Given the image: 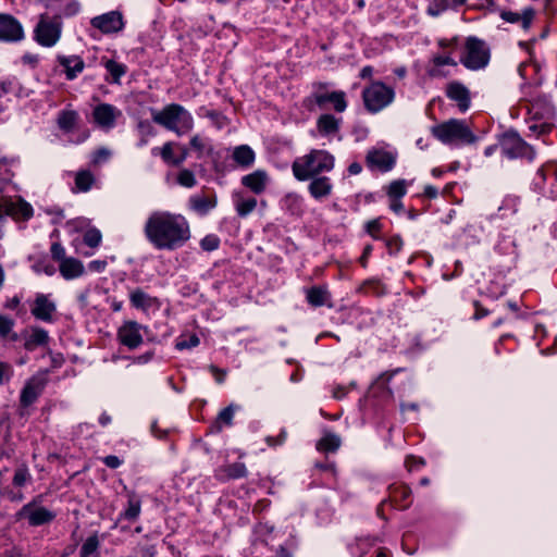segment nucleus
<instances>
[{
    "label": "nucleus",
    "mask_w": 557,
    "mask_h": 557,
    "mask_svg": "<svg viewBox=\"0 0 557 557\" xmlns=\"http://www.w3.org/2000/svg\"><path fill=\"white\" fill-rule=\"evenodd\" d=\"M144 232L154 248L164 250L178 249L190 238L187 219L170 211L152 212L145 223Z\"/></svg>",
    "instance_id": "f257e3e1"
},
{
    "label": "nucleus",
    "mask_w": 557,
    "mask_h": 557,
    "mask_svg": "<svg viewBox=\"0 0 557 557\" xmlns=\"http://www.w3.org/2000/svg\"><path fill=\"white\" fill-rule=\"evenodd\" d=\"M335 165V158L326 150L312 149L307 154L297 158L292 164V171L297 181L305 182L323 176Z\"/></svg>",
    "instance_id": "f03ea898"
},
{
    "label": "nucleus",
    "mask_w": 557,
    "mask_h": 557,
    "mask_svg": "<svg viewBox=\"0 0 557 557\" xmlns=\"http://www.w3.org/2000/svg\"><path fill=\"white\" fill-rule=\"evenodd\" d=\"M302 104L309 111L315 108L327 111L333 109L336 113H343L348 107L346 92L343 90H331L330 84L314 82L311 85L310 94L304 98Z\"/></svg>",
    "instance_id": "7ed1b4c3"
},
{
    "label": "nucleus",
    "mask_w": 557,
    "mask_h": 557,
    "mask_svg": "<svg viewBox=\"0 0 557 557\" xmlns=\"http://www.w3.org/2000/svg\"><path fill=\"white\" fill-rule=\"evenodd\" d=\"M432 135L449 146L469 145L475 141V135L463 120L450 119L431 127Z\"/></svg>",
    "instance_id": "20e7f679"
},
{
    "label": "nucleus",
    "mask_w": 557,
    "mask_h": 557,
    "mask_svg": "<svg viewBox=\"0 0 557 557\" xmlns=\"http://www.w3.org/2000/svg\"><path fill=\"white\" fill-rule=\"evenodd\" d=\"M153 122L174 132L177 136L189 133L194 127L193 115L181 104L171 103L152 115Z\"/></svg>",
    "instance_id": "39448f33"
},
{
    "label": "nucleus",
    "mask_w": 557,
    "mask_h": 557,
    "mask_svg": "<svg viewBox=\"0 0 557 557\" xmlns=\"http://www.w3.org/2000/svg\"><path fill=\"white\" fill-rule=\"evenodd\" d=\"M498 145L502 154L509 160L520 159L527 162H533L536 157L535 148L528 144L513 128L500 135Z\"/></svg>",
    "instance_id": "423d86ee"
},
{
    "label": "nucleus",
    "mask_w": 557,
    "mask_h": 557,
    "mask_svg": "<svg viewBox=\"0 0 557 557\" xmlns=\"http://www.w3.org/2000/svg\"><path fill=\"white\" fill-rule=\"evenodd\" d=\"M491 59V51L486 42L478 37L470 36L466 38L463 50L459 62L470 71H480L485 69Z\"/></svg>",
    "instance_id": "0eeeda50"
},
{
    "label": "nucleus",
    "mask_w": 557,
    "mask_h": 557,
    "mask_svg": "<svg viewBox=\"0 0 557 557\" xmlns=\"http://www.w3.org/2000/svg\"><path fill=\"white\" fill-rule=\"evenodd\" d=\"M362 101L369 113L375 114L387 108L395 99L394 88L382 82H372L362 90Z\"/></svg>",
    "instance_id": "6e6552de"
},
{
    "label": "nucleus",
    "mask_w": 557,
    "mask_h": 557,
    "mask_svg": "<svg viewBox=\"0 0 557 557\" xmlns=\"http://www.w3.org/2000/svg\"><path fill=\"white\" fill-rule=\"evenodd\" d=\"M72 231L82 234V243L87 246L86 250L81 248V243L75 244V250L83 257H91L102 243L101 232L90 224V221L83 218L72 220Z\"/></svg>",
    "instance_id": "1a4fd4ad"
},
{
    "label": "nucleus",
    "mask_w": 557,
    "mask_h": 557,
    "mask_svg": "<svg viewBox=\"0 0 557 557\" xmlns=\"http://www.w3.org/2000/svg\"><path fill=\"white\" fill-rule=\"evenodd\" d=\"M35 40L44 47H52L57 44L61 35L60 18L49 17L46 14L40 15V20L34 30Z\"/></svg>",
    "instance_id": "9d476101"
},
{
    "label": "nucleus",
    "mask_w": 557,
    "mask_h": 557,
    "mask_svg": "<svg viewBox=\"0 0 557 557\" xmlns=\"http://www.w3.org/2000/svg\"><path fill=\"white\" fill-rule=\"evenodd\" d=\"M122 116L123 113L117 107L107 102L96 104L91 112L94 124L103 132L113 129Z\"/></svg>",
    "instance_id": "9b49d317"
},
{
    "label": "nucleus",
    "mask_w": 557,
    "mask_h": 557,
    "mask_svg": "<svg viewBox=\"0 0 557 557\" xmlns=\"http://www.w3.org/2000/svg\"><path fill=\"white\" fill-rule=\"evenodd\" d=\"M397 161V153L382 148H371L366 156V164L371 171L386 173L392 171Z\"/></svg>",
    "instance_id": "f8f14e48"
},
{
    "label": "nucleus",
    "mask_w": 557,
    "mask_h": 557,
    "mask_svg": "<svg viewBox=\"0 0 557 557\" xmlns=\"http://www.w3.org/2000/svg\"><path fill=\"white\" fill-rule=\"evenodd\" d=\"M90 24L104 35L121 33L125 27V20L120 11H110L91 18Z\"/></svg>",
    "instance_id": "ddd939ff"
},
{
    "label": "nucleus",
    "mask_w": 557,
    "mask_h": 557,
    "mask_svg": "<svg viewBox=\"0 0 557 557\" xmlns=\"http://www.w3.org/2000/svg\"><path fill=\"white\" fill-rule=\"evenodd\" d=\"M17 517L27 520L33 527H38L52 521L55 515L41 505L29 503L22 507Z\"/></svg>",
    "instance_id": "4468645a"
},
{
    "label": "nucleus",
    "mask_w": 557,
    "mask_h": 557,
    "mask_svg": "<svg viewBox=\"0 0 557 557\" xmlns=\"http://www.w3.org/2000/svg\"><path fill=\"white\" fill-rule=\"evenodd\" d=\"M218 205V197L213 190H202L188 198L187 207L200 216L207 215Z\"/></svg>",
    "instance_id": "2eb2a0df"
},
{
    "label": "nucleus",
    "mask_w": 557,
    "mask_h": 557,
    "mask_svg": "<svg viewBox=\"0 0 557 557\" xmlns=\"http://www.w3.org/2000/svg\"><path fill=\"white\" fill-rule=\"evenodd\" d=\"M143 325L136 321H126L117 330V338L128 349H136L143 343Z\"/></svg>",
    "instance_id": "dca6fc26"
},
{
    "label": "nucleus",
    "mask_w": 557,
    "mask_h": 557,
    "mask_svg": "<svg viewBox=\"0 0 557 557\" xmlns=\"http://www.w3.org/2000/svg\"><path fill=\"white\" fill-rule=\"evenodd\" d=\"M24 38L21 23L9 14H0V41L15 42Z\"/></svg>",
    "instance_id": "f3484780"
},
{
    "label": "nucleus",
    "mask_w": 557,
    "mask_h": 557,
    "mask_svg": "<svg viewBox=\"0 0 557 557\" xmlns=\"http://www.w3.org/2000/svg\"><path fill=\"white\" fill-rule=\"evenodd\" d=\"M131 306L143 312L157 311L161 308L158 297L151 296L141 288H135L129 293Z\"/></svg>",
    "instance_id": "a211bd4d"
},
{
    "label": "nucleus",
    "mask_w": 557,
    "mask_h": 557,
    "mask_svg": "<svg viewBox=\"0 0 557 557\" xmlns=\"http://www.w3.org/2000/svg\"><path fill=\"white\" fill-rule=\"evenodd\" d=\"M47 383L46 373L40 372L30 377L21 394V403L24 406L32 405L42 393Z\"/></svg>",
    "instance_id": "6ab92c4d"
},
{
    "label": "nucleus",
    "mask_w": 557,
    "mask_h": 557,
    "mask_svg": "<svg viewBox=\"0 0 557 557\" xmlns=\"http://www.w3.org/2000/svg\"><path fill=\"white\" fill-rule=\"evenodd\" d=\"M499 16L507 23L518 24L523 30H529L536 16V12L532 7H527L521 12L502 10Z\"/></svg>",
    "instance_id": "aec40b11"
},
{
    "label": "nucleus",
    "mask_w": 557,
    "mask_h": 557,
    "mask_svg": "<svg viewBox=\"0 0 557 557\" xmlns=\"http://www.w3.org/2000/svg\"><path fill=\"white\" fill-rule=\"evenodd\" d=\"M395 508L405 510L410 507L411 488L406 484H392L388 487V499Z\"/></svg>",
    "instance_id": "412c9836"
},
{
    "label": "nucleus",
    "mask_w": 557,
    "mask_h": 557,
    "mask_svg": "<svg viewBox=\"0 0 557 557\" xmlns=\"http://www.w3.org/2000/svg\"><path fill=\"white\" fill-rule=\"evenodd\" d=\"M530 117L528 120V128L530 134L535 137H541L544 135H548L554 129V124L549 121H543V115L535 110V104L533 103L529 109Z\"/></svg>",
    "instance_id": "4be33fe9"
},
{
    "label": "nucleus",
    "mask_w": 557,
    "mask_h": 557,
    "mask_svg": "<svg viewBox=\"0 0 557 557\" xmlns=\"http://www.w3.org/2000/svg\"><path fill=\"white\" fill-rule=\"evenodd\" d=\"M446 96L455 101L461 112H465L470 107V91L460 82H451L446 87Z\"/></svg>",
    "instance_id": "5701e85b"
},
{
    "label": "nucleus",
    "mask_w": 557,
    "mask_h": 557,
    "mask_svg": "<svg viewBox=\"0 0 557 557\" xmlns=\"http://www.w3.org/2000/svg\"><path fill=\"white\" fill-rule=\"evenodd\" d=\"M270 182V177L264 170H256L252 173L242 177V185L256 195L262 194Z\"/></svg>",
    "instance_id": "b1692460"
},
{
    "label": "nucleus",
    "mask_w": 557,
    "mask_h": 557,
    "mask_svg": "<svg viewBox=\"0 0 557 557\" xmlns=\"http://www.w3.org/2000/svg\"><path fill=\"white\" fill-rule=\"evenodd\" d=\"M342 123V117H336L331 113H323L317 120V129L323 137H334L338 134Z\"/></svg>",
    "instance_id": "393cba45"
},
{
    "label": "nucleus",
    "mask_w": 557,
    "mask_h": 557,
    "mask_svg": "<svg viewBox=\"0 0 557 557\" xmlns=\"http://www.w3.org/2000/svg\"><path fill=\"white\" fill-rule=\"evenodd\" d=\"M398 370L383 372L371 385L370 393L373 397L382 399H389L393 397V392L388 383Z\"/></svg>",
    "instance_id": "a878e982"
},
{
    "label": "nucleus",
    "mask_w": 557,
    "mask_h": 557,
    "mask_svg": "<svg viewBox=\"0 0 557 557\" xmlns=\"http://www.w3.org/2000/svg\"><path fill=\"white\" fill-rule=\"evenodd\" d=\"M306 299L312 307H332V296L325 285H315L306 289Z\"/></svg>",
    "instance_id": "bb28decb"
},
{
    "label": "nucleus",
    "mask_w": 557,
    "mask_h": 557,
    "mask_svg": "<svg viewBox=\"0 0 557 557\" xmlns=\"http://www.w3.org/2000/svg\"><path fill=\"white\" fill-rule=\"evenodd\" d=\"M240 409V406L231 404L224 409H222L216 416L215 420L209 426L210 433H220L224 428H230L233 425V419L235 412Z\"/></svg>",
    "instance_id": "cd10ccee"
},
{
    "label": "nucleus",
    "mask_w": 557,
    "mask_h": 557,
    "mask_svg": "<svg viewBox=\"0 0 557 557\" xmlns=\"http://www.w3.org/2000/svg\"><path fill=\"white\" fill-rule=\"evenodd\" d=\"M310 180L311 182L308 185V191L315 200H322L332 194L333 184L330 177L318 176Z\"/></svg>",
    "instance_id": "c85d7f7f"
},
{
    "label": "nucleus",
    "mask_w": 557,
    "mask_h": 557,
    "mask_svg": "<svg viewBox=\"0 0 557 557\" xmlns=\"http://www.w3.org/2000/svg\"><path fill=\"white\" fill-rule=\"evenodd\" d=\"M457 61L450 55L449 52H445L443 54H434L430 61L428 74L431 77H445L447 73L443 70V66H457Z\"/></svg>",
    "instance_id": "c756f323"
},
{
    "label": "nucleus",
    "mask_w": 557,
    "mask_h": 557,
    "mask_svg": "<svg viewBox=\"0 0 557 557\" xmlns=\"http://www.w3.org/2000/svg\"><path fill=\"white\" fill-rule=\"evenodd\" d=\"M281 209L289 215L300 218L305 212L304 198L296 193H288L285 195L281 202Z\"/></svg>",
    "instance_id": "7c9ffc66"
},
{
    "label": "nucleus",
    "mask_w": 557,
    "mask_h": 557,
    "mask_svg": "<svg viewBox=\"0 0 557 557\" xmlns=\"http://www.w3.org/2000/svg\"><path fill=\"white\" fill-rule=\"evenodd\" d=\"M54 310V304L45 295H38L30 308L32 314L42 321H50Z\"/></svg>",
    "instance_id": "2f4dec72"
},
{
    "label": "nucleus",
    "mask_w": 557,
    "mask_h": 557,
    "mask_svg": "<svg viewBox=\"0 0 557 557\" xmlns=\"http://www.w3.org/2000/svg\"><path fill=\"white\" fill-rule=\"evenodd\" d=\"M248 470L243 462H234L231 465L223 466L216 470L215 476L220 481L236 480L246 478Z\"/></svg>",
    "instance_id": "473e14b6"
},
{
    "label": "nucleus",
    "mask_w": 557,
    "mask_h": 557,
    "mask_svg": "<svg viewBox=\"0 0 557 557\" xmlns=\"http://www.w3.org/2000/svg\"><path fill=\"white\" fill-rule=\"evenodd\" d=\"M468 0H432L426 8L430 16L437 17L447 10H457L465 5Z\"/></svg>",
    "instance_id": "72a5a7b5"
},
{
    "label": "nucleus",
    "mask_w": 557,
    "mask_h": 557,
    "mask_svg": "<svg viewBox=\"0 0 557 557\" xmlns=\"http://www.w3.org/2000/svg\"><path fill=\"white\" fill-rule=\"evenodd\" d=\"M24 347L34 350L48 342V333L40 327H32L24 333Z\"/></svg>",
    "instance_id": "f704fd0d"
},
{
    "label": "nucleus",
    "mask_w": 557,
    "mask_h": 557,
    "mask_svg": "<svg viewBox=\"0 0 557 557\" xmlns=\"http://www.w3.org/2000/svg\"><path fill=\"white\" fill-rule=\"evenodd\" d=\"M536 40H537L536 38H531L530 40L518 42V46L529 54V60L520 63V65L518 66V73L522 78H527V75H528L527 70L529 66L532 65V66H534L535 71L539 70V65L533 60V58H534L533 47H534Z\"/></svg>",
    "instance_id": "c9c22d12"
},
{
    "label": "nucleus",
    "mask_w": 557,
    "mask_h": 557,
    "mask_svg": "<svg viewBox=\"0 0 557 557\" xmlns=\"http://www.w3.org/2000/svg\"><path fill=\"white\" fill-rule=\"evenodd\" d=\"M256 159L255 151L248 145H240L234 148L233 160L239 166L247 169L250 168Z\"/></svg>",
    "instance_id": "e433bc0d"
},
{
    "label": "nucleus",
    "mask_w": 557,
    "mask_h": 557,
    "mask_svg": "<svg viewBox=\"0 0 557 557\" xmlns=\"http://www.w3.org/2000/svg\"><path fill=\"white\" fill-rule=\"evenodd\" d=\"M51 257L59 263V269L64 278H70V261L66 259V251L59 243H52L50 248Z\"/></svg>",
    "instance_id": "4c0bfd02"
},
{
    "label": "nucleus",
    "mask_w": 557,
    "mask_h": 557,
    "mask_svg": "<svg viewBox=\"0 0 557 557\" xmlns=\"http://www.w3.org/2000/svg\"><path fill=\"white\" fill-rule=\"evenodd\" d=\"M104 69L110 77H107V82L111 84H120L121 78L126 74L127 66L123 63L116 62L114 60H107L104 62Z\"/></svg>",
    "instance_id": "58836bf2"
},
{
    "label": "nucleus",
    "mask_w": 557,
    "mask_h": 557,
    "mask_svg": "<svg viewBox=\"0 0 557 557\" xmlns=\"http://www.w3.org/2000/svg\"><path fill=\"white\" fill-rule=\"evenodd\" d=\"M235 210L240 218L249 215L257 207V199L251 196L238 195L234 201Z\"/></svg>",
    "instance_id": "ea45409f"
},
{
    "label": "nucleus",
    "mask_w": 557,
    "mask_h": 557,
    "mask_svg": "<svg viewBox=\"0 0 557 557\" xmlns=\"http://www.w3.org/2000/svg\"><path fill=\"white\" fill-rule=\"evenodd\" d=\"M341 437L334 433H325L317 443V449L322 453H334L341 446Z\"/></svg>",
    "instance_id": "a19ab883"
},
{
    "label": "nucleus",
    "mask_w": 557,
    "mask_h": 557,
    "mask_svg": "<svg viewBox=\"0 0 557 557\" xmlns=\"http://www.w3.org/2000/svg\"><path fill=\"white\" fill-rule=\"evenodd\" d=\"M95 175L89 170H81L75 175V187L78 191L86 193L95 184Z\"/></svg>",
    "instance_id": "79ce46f5"
},
{
    "label": "nucleus",
    "mask_w": 557,
    "mask_h": 557,
    "mask_svg": "<svg viewBox=\"0 0 557 557\" xmlns=\"http://www.w3.org/2000/svg\"><path fill=\"white\" fill-rule=\"evenodd\" d=\"M190 147L197 151V157L201 158L203 154L210 156L213 152V146L208 138L201 137L200 135H194L190 138Z\"/></svg>",
    "instance_id": "37998d69"
},
{
    "label": "nucleus",
    "mask_w": 557,
    "mask_h": 557,
    "mask_svg": "<svg viewBox=\"0 0 557 557\" xmlns=\"http://www.w3.org/2000/svg\"><path fill=\"white\" fill-rule=\"evenodd\" d=\"M8 94H14L17 97L26 95L18 81L14 77L0 82V97Z\"/></svg>",
    "instance_id": "c03bdc74"
},
{
    "label": "nucleus",
    "mask_w": 557,
    "mask_h": 557,
    "mask_svg": "<svg viewBox=\"0 0 557 557\" xmlns=\"http://www.w3.org/2000/svg\"><path fill=\"white\" fill-rule=\"evenodd\" d=\"M360 293L382 296L385 294L384 285L376 278L366 280L358 289Z\"/></svg>",
    "instance_id": "a18cd8bd"
},
{
    "label": "nucleus",
    "mask_w": 557,
    "mask_h": 557,
    "mask_svg": "<svg viewBox=\"0 0 557 557\" xmlns=\"http://www.w3.org/2000/svg\"><path fill=\"white\" fill-rule=\"evenodd\" d=\"M14 321L11 318L0 314V337L16 341L17 335L13 332Z\"/></svg>",
    "instance_id": "49530a36"
},
{
    "label": "nucleus",
    "mask_w": 557,
    "mask_h": 557,
    "mask_svg": "<svg viewBox=\"0 0 557 557\" xmlns=\"http://www.w3.org/2000/svg\"><path fill=\"white\" fill-rule=\"evenodd\" d=\"M176 182L180 186L185 188H193L197 185L196 176L189 169L180 170L176 176Z\"/></svg>",
    "instance_id": "de8ad7c7"
},
{
    "label": "nucleus",
    "mask_w": 557,
    "mask_h": 557,
    "mask_svg": "<svg viewBox=\"0 0 557 557\" xmlns=\"http://www.w3.org/2000/svg\"><path fill=\"white\" fill-rule=\"evenodd\" d=\"M407 193V183L405 180L393 181L387 187L388 198L401 199Z\"/></svg>",
    "instance_id": "09e8293b"
},
{
    "label": "nucleus",
    "mask_w": 557,
    "mask_h": 557,
    "mask_svg": "<svg viewBox=\"0 0 557 557\" xmlns=\"http://www.w3.org/2000/svg\"><path fill=\"white\" fill-rule=\"evenodd\" d=\"M140 500L137 497H129L127 502V507L123 512V517L126 520L134 521L138 518L140 513Z\"/></svg>",
    "instance_id": "8fccbe9b"
},
{
    "label": "nucleus",
    "mask_w": 557,
    "mask_h": 557,
    "mask_svg": "<svg viewBox=\"0 0 557 557\" xmlns=\"http://www.w3.org/2000/svg\"><path fill=\"white\" fill-rule=\"evenodd\" d=\"M98 546L99 541L97 536L88 537L81 548V557H99L97 553Z\"/></svg>",
    "instance_id": "3c124183"
},
{
    "label": "nucleus",
    "mask_w": 557,
    "mask_h": 557,
    "mask_svg": "<svg viewBox=\"0 0 557 557\" xmlns=\"http://www.w3.org/2000/svg\"><path fill=\"white\" fill-rule=\"evenodd\" d=\"M366 232L375 240L381 239L383 224L380 218L370 220L364 225Z\"/></svg>",
    "instance_id": "603ef678"
},
{
    "label": "nucleus",
    "mask_w": 557,
    "mask_h": 557,
    "mask_svg": "<svg viewBox=\"0 0 557 557\" xmlns=\"http://www.w3.org/2000/svg\"><path fill=\"white\" fill-rule=\"evenodd\" d=\"M385 245L388 255L396 256L403 249L404 240L399 235H393L385 239Z\"/></svg>",
    "instance_id": "864d4df0"
},
{
    "label": "nucleus",
    "mask_w": 557,
    "mask_h": 557,
    "mask_svg": "<svg viewBox=\"0 0 557 557\" xmlns=\"http://www.w3.org/2000/svg\"><path fill=\"white\" fill-rule=\"evenodd\" d=\"M111 154L112 152L110 149L100 147L92 152L91 163L96 166L106 163L111 158Z\"/></svg>",
    "instance_id": "5fc2aeb1"
},
{
    "label": "nucleus",
    "mask_w": 557,
    "mask_h": 557,
    "mask_svg": "<svg viewBox=\"0 0 557 557\" xmlns=\"http://www.w3.org/2000/svg\"><path fill=\"white\" fill-rule=\"evenodd\" d=\"M177 146H178V144L168 141L160 149V156L166 164L174 165V161H175L176 157L173 154V149H174V147H177Z\"/></svg>",
    "instance_id": "6e6d98bb"
},
{
    "label": "nucleus",
    "mask_w": 557,
    "mask_h": 557,
    "mask_svg": "<svg viewBox=\"0 0 557 557\" xmlns=\"http://www.w3.org/2000/svg\"><path fill=\"white\" fill-rule=\"evenodd\" d=\"M200 247L205 251H214L220 247V238L215 234H208L200 240Z\"/></svg>",
    "instance_id": "4d7b16f0"
},
{
    "label": "nucleus",
    "mask_w": 557,
    "mask_h": 557,
    "mask_svg": "<svg viewBox=\"0 0 557 557\" xmlns=\"http://www.w3.org/2000/svg\"><path fill=\"white\" fill-rule=\"evenodd\" d=\"M200 341L197 335L193 334L187 338L180 337L176 341L175 348L178 350L189 349L197 347Z\"/></svg>",
    "instance_id": "13d9d810"
},
{
    "label": "nucleus",
    "mask_w": 557,
    "mask_h": 557,
    "mask_svg": "<svg viewBox=\"0 0 557 557\" xmlns=\"http://www.w3.org/2000/svg\"><path fill=\"white\" fill-rule=\"evenodd\" d=\"M30 480V474L25 466H21L15 470L13 484L15 486H23Z\"/></svg>",
    "instance_id": "bf43d9fd"
},
{
    "label": "nucleus",
    "mask_w": 557,
    "mask_h": 557,
    "mask_svg": "<svg viewBox=\"0 0 557 557\" xmlns=\"http://www.w3.org/2000/svg\"><path fill=\"white\" fill-rule=\"evenodd\" d=\"M356 387V383L351 382L349 385L337 384L333 387L332 394L335 399H343L347 396L350 389Z\"/></svg>",
    "instance_id": "052dcab7"
},
{
    "label": "nucleus",
    "mask_w": 557,
    "mask_h": 557,
    "mask_svg": "<svg viewBox=\"0 0 557 557\" xmlns=\"http://www.w3.org/2000/svg\"><path fill=\"white\" fill-rule=\"evenodd\" d=\"M33 270L36 273H46L47 275H52L55 272V267L49 264L46 260H38L33 264Z\"/></svg>",
    "instance_id": "680f3d73"
},
{
    "label": "nucleus",
    "mask_w": 557,
    "mask_h": 557,
    "mask_svg": "<svg viewBox=\"0 0 557 557\" xmlns=\"http://www.w3.org/2000/svg\"><path fill=\"white\" fill-rule=\"evenodd\" d=\"M425 465V461L421 457L416 456H407L405 459V467L408 469V471H414L420 468H422Z\"/></svg>",
    "instance_id": "e2e57ef3"
},
{
    "label": "nucleus",
    "mask_w": 557,
    "mask_h": 557,
    "mask_svg": "<svg viewBox=\"0 0 557 557\" xmlns=\"http://www.w3.org/2000/svg\"><path fill=\"white\" fill-rule=\"evenodd\" d=\"M437 45L441 49H443L446 52H451L458 47V38L453 37L450 39L442 38L437 41Z\"/></svg>",
    "instance_id": "0e129e2a"
},
{
    "label": "nucleus",
    "mask_w": 557,
    "mask_h": 557,
    "mask_svg": "<svg viewBox=\"0 0 557 557\" xmlns=\"http://www.w3.org/2000/svg\"><path fill=\"white\" fill-rule=\"evenodd\" d=\"M108 265L106 260H92L87 264V270L92 273H102Z\"/></svg>",
    "instance_id": "69168bd1"
},
{
    "label": "nucleus",
    "mask_w": 557,
    "mask_h": 557,
    "mask_svg": "<svg viewBox=\"0 0 557 557\" xmlns=\"http://www.w3.org/2000/svg\"><path fill=\"white\" fill-rule=\"evenodd\" d=\"M286 437H287V432L283 429V430H281V432L277 436H268L265 438V441L269 446L275 447V446L282 445L286 441Z\"/></svg>",
    "instance_id": "338daca9"
},
{
    "label": "nucleus",
    "mask_w": 557,
    "mask_h": 557,
    "mask_svg": "<svg viewBox=\"0 0 557 557\" xmlns=\"http://www.w3.org/2000/svg\"><path fill=\"white\" fill-rule=\"evenodd\" d=\"M286 437H287V432L283 429V430H281V432L277 436H268L265 438V441L269 446L275 447V446L282 445L286 441Z\"/></svg>",
    "instance_id": "774afa93"
}]
</instances>
